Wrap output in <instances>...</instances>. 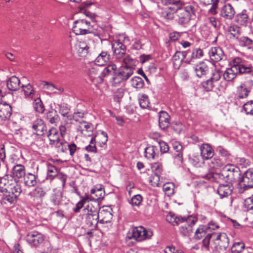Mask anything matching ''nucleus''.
I'll use <instances>...</instances> for the list:
<instances>
[{"label":"nucleus","mask_w":253,"mask_h":253,"mask_svg":"<svg viewBox=\"0 0 253 253\" xmlns=\"http://www.w3.org/2000/svg\"><path fill=\"white\" fill-rule=\"evenodd\" d=\"M11 107L6 103H0V119L5 121L9 119L11 115Z\"/></svg>","instance_id":"16"},{"label":"nucleus","mask_w":253,"mask_h":253,"mask_svg":"<svg viewBox=\"0 0 253 253\" xmlns=\"http://www.w3.org/2000/svg\"><path fill=\"white\" fill-rule=\"evenodd\" d=\"M211 248L219 253L224 252L229 245V238L224 233H213Z\"/></svg>","instance_id":"2"},{"label":"nucleus","mask_w":253,"mask_h":253,"mask_svg":"<svg viewBox=\"0 0 253 253\" xmlns=\"http://www.w3.org/2000/svg\"><path fill=\"white\" fill-rule=\"evenodd\" d=\"M110 59V55L106 51H102L94 60L96 65L102 66L107 63Z\"/></svg>","instance_id":"33"},{"label":"nucleus","mask_w":253,"mask_h":253,"mask_svg":"<svg viewBox=\"0 0 253 253\" xmlns=\"http://www.w3.org/2000/svg\"><path fill=\"white\" fill-rule=\"evenodd\" d=\"M145 157L148 160H154L159 155V151L156 146H149L145 149Z\"/></svg>","instance_id":"31"},{"label":"nucleus","mask_w":253,"mask_h":253,"mask_svg":"<svg viewBox=\"0 0 253 253\" xmlns=\"http://www.w3.org/2000/svg\"><path fill=\"white\" fill-rule=\"evenodd\" d=\"M24 183L28 186H34L37 183L36 176L33 174L28 173L25 177Z\"/></svg>","instance_id":"42"},{"label":"nucleus","mask_w":253,"mask_h":253,"mask_svg":"<svg viewBox=\"0 0 253 253\" xmlns=\"http://www.w3.org/2000/svg\"><path fill=\"white\" fill-rule=\"evenodd\" d=\"M88 202V198L87 196L83 198L80 201H79L76 206L74 211L75 212H78L83 207L84 205L86 203Z\"/></svg>","instance_id":"60"},{"label":"nucleus","mask_w":253,"mask_h":253,"mask_svg":"<svg viewBox=\"0 0 253 253\" xmlns=\"http://www.w3.org/2000/svg\"><path fill=\"white\" fill-rule=\"evenodd\" d=\"M185 220L186 222L181 223V224H182V225L179 227V233L183 236H189L192 233L191 225H194L195 222L194 219H192L191 221L190 224H189V223L191 220V218H185Z\"/></svg>","instance_id":"12"},{"label":"nucleus","mask_w":253,"mask_h":253,"mask_svg":"<svg viewBox=\"0 0 253 253\" xmlns=\"http://www.w3.org/2000/svg\"><path fill=\"white\" fill-rule=\"evenodd\" d=\"M200 149L201 156L204 160L211 159L214 155L213 149L208 144H203Z\"/></svg>","instance_id":"15"},{"label":"nucleus","mask_w":253,"mask_h":253,"mask_svg":"<svg viewBox=\"0 0 253 253\" xmlns=\"http://www.w3.org/2000/svg\"><path fill=\"white\" fill-rule=\"evenodd\" d=\"M238 69L234 68H227L223 74L224 79L227 82L233 81L237 77L238 73H240Z\"/></svg>","instance_id":"26"},{"label":"nucleus","mask_w":253,"mask_h":253,"mask_svg":"<svg viewBox=\"0 0 253 253\" xmlns=\"http://www.w3.org/2000/svg\"><path fill=\"white\" fill-rule=\"evenodd\" d=\"M250 90L248 89L245 84H242L237 87L236 95L237 99L246 98L250 92Z\"/></svg>","instance_id":"30"},{"label":"nucleus","mask_w":253,"mask_h":253,"mask_svg":"<svg viewBox=\"0 0 253 253\" xmlns=\"http://www.w3.org/2000/svg\"><path fill=\"white\" fill-rule=\"evenodd\" d=\"M45 191L40 187H37L33 192V194L35 197L42 198L45 196Z\"/></svg>","instance_id":"57"},{"label":"nucleus","mask_w":253,"mask_h":253,"mask_svg":"<svg viewBox=\"0 0 253 253\" xmlns=\"http://www.w3.org/2000/svg\"><path fill=\"white\" fill-rule=\"evenodd\" d=\"M98 214H86L83 215V219L88 227L94 229L96 228L97 224L99 221Z\"/></svg>","instance_id":"20"},{"label":"nucleus","mask_w":253,"mask_h":253,"mask_svg":"<svg viewBox=\"0 0 253 253\" xmlns=\"http://www.w3.org/2000/svg\"><path fill=\"white\" fill-rule=\"evenodd\" d=\"M160 175L154 174V175L150 177L149 179V183L154 187L159 186L160 184Z\"/></svg>","instance_id":"63"},{"label":"nucleus","mask_w":253,"mask_h":253,"mask_svg":"<svg viewBox=\"0 0 253 253\" xmlns=\"http://www.w3.org/2000/svg\"><path fill=\"white\" fill-rule=\"evenodd\" d=\"M208 228L207 226L202 225L200 226L196 231L195 233V238L196 239H200L209 234Z\"/></svg>","instance_id":"41"},{"label":"nucleus","mask_w":253,"mask_h":253,"mask_svg":"<svg viewBox=\"0 0 253 253\" xmlns=\"http://www.w3.org/2000/svg\"><path fill=\"white\" fill-rule=\"evenodd\" d=\"M203 56V50L200 48H196L194 49L192 52L191 58H189V59H191V61L193 59L199 58Z\"/></svg>","instance_id":"62"},{"label":"nucleus","mask_w":253,"mask_h":253,"mask_svg":"<svg viewBox=\"0 0 253 253\" xmlns=\"http://www.w3.org/2000/svg\"><path fill=\"white\" fill-rule=\"evenodd\" d=\"M75 48L80 56H85L88 52L89 47L84 42H78L75 45Z\"/></svg>","instance_id":"37"},{"label":"nucleus","mask_w":253,"mask_h":253,"mask_svg":"<svg viewBox=\"0 0 253 253\" xmlns=\"http://www.w3.org/2000/svg\"><path fill=\"white\" fill-rule=\"evenodd\" d=\"M209 53L211 60L215 62L220 61L224 56L222 49L219 47L211 48Z\"/></svg>","instance_id":"19"},{"label":"nucleus","mask_w":253,"mask_h":253,"mask_svg":"<svg viewBox=\"0 0 253 253\" xmlns=\"http://www.w3.org/2000/svg\"><path fill=\"white\" fill-rule=\"evenodd\" d=\"M22 191L20 183L14 179L7 192L8 194L19 196Z\"/></svg>","instance_id":"36"},{"label":"nucleus","mask_w":253,"mask_h":253,"mask_svg":"<svg viewBox=\"0 0 253 253\" xmlns=\"http://www.w3.org/2000/svg\"><path fill=\"white\" fill-rule=\"evenodd\" d=\"M180 6H178L176 15L178 17V23L180 24L184 25L189 21L191 14L194 13V9L191 5H188L184 8H181Z\"/></svg>","instance_id":"5"},{"label":"nucleus","mask_w":253,"mask_h":253,"mask_svg":"<svg viewBox=\"0 0 253 253\" xmlns=\"http://www.w3.org/2000/svg\"><path fill=\"white\" fill-rule=\"evenodd\" d=\"M166 220L173 226L178 225L182 222H186L185 218L178 217L171 212L169 213L166 216Z\"/></svg>","instance_id":"28"},{"label":"nucleus","mask_w":253,"mask_h":253,"mask_svg":"<svg viewBox=\"0 0 253 253\" xmlns=\"http://www.w3.org/2000/svg\"><path fill=\"white\" fill-rule=\"evenodd\" d=\"M85 150L90 152H96V147L95 146V137H92L90 141V144L85 147Z\"/></svg>","instance_id":"59"},{"label":"nucleus","mask_w":253,"mask_h":253,"mask_svg":"<svg viewBox=\"0 0 253 253\" xmlns=\"http://www.w3.org/2000/svg\"><path fill=\"white\" fill-rule=\"evenodd\" d=\"M142 201V197L139 195H136L133 196L130 200V203L132 206H138Z\"/></svg>","instance_id":"61"},{"label":"nucleus","mask_w":253,"mask_h":253,"mask_svg":"<svg viewBox=\"0 0 253 253\" xmlns=\"http://www.w3.org/2000/svg\"><path fill=\"white\" fill-rule=\"evenodd\" d=\"M208 70V67L203 62L197 65L195 68L196 74L199 77H202L203 76L206 75Z\"/></svg>","instance_id":"38"},{"label":"nucleus","mask_w":253,"mask_h":253,"mask_svg":"<svg viewBox=\"0 0 253 253\" xmlns=\"http://www.w3.org/2000/svg\"><path fill=\"white\" fill-rule=\"evenodd\" d=\"M152 236L151 230H146L142 226L135 227L132 231V237L137 241L150 239Z\"/></svg>","instance_id":"6"},{"label":"nucleus","mask_w":253,"mask_h":253,"mask_svg":"<svg viewBox=\"0 0 253 253\" xmlns=\"http://www.w3.org/2000/svg\"><path fill=\"white\" fill-rule=\"evenodd\" d=\"M62 193L59 190L54 189L51 196V201L55 205H58L62 200Z\"/></svg>","instance_id":"39"},{"label":"nucleus","mask_w":253,"mask_h":253,"mask_svg":"<svg viewBox=\"0 0 253 253\" xmlns=\"http://www.w3.org/2000/svg\"><path fill=\"white\" fill-rule=\"evenodd\" d=\"M240 185L244 190L253 188V169H249L243 174L240 181Z\"/></svg>","instance_id":"10"},{"label":"nucleus","mask_w":253,"mask_h":253,"mask_svg":"<svg viewBox=\"0 0 253 253\" xmlns=\"http://www.w3.org/2000/svg\"><path fill=\"white\" fill-rule=\"evenodd\" d=\"M116 69V65L114 64H111L102 70V71L104 77H105L109 74H114V75L117 72Z\"/></svg>","instance_id":"47"},{"label":"nucleus","mask_w":253,"mask_h":253,"mask_svg":"<svg viewBox=\"0 0 253 253\" xmlns=\"http://www.w3.org/2000/svg\"><path fill=\"white\" fill-rule=\"evenodd\" d=\"M70 107L67 103H63L60 105L59 113L67 120H69V116L72 115L70 113Z\"/></svg>","instance_id":"40"},{"label":"nucleus","mask_w":253,"mask_h":253,"mask_svg":"<svg viewBox=\"0 0 253 253\" xmlns=\"http://www.w3.org/2000/svg\"><path fill=\"white\" fill-rule=\"evenodd\" d=\"M202 87L205 90L209 91L212 90L214 86V83L210 79L202 83Z\"/></svg>","instance_id":"55"},{"label":"nucleus","mask_w":253,"mask_h":253,"mask_svg":"<svg viewBox=\"0 0 253 253\" xmlns=\"http://www.w3.org/2000/svg\"><path fill=\"white\" fill-rule=\"evenodd\" d=\"M12 177L21 178L25 175V169L23 165H16L12 168Z\"/></svg>","instance_id":"34"},{"label":"nucleus","mask_w":253,"mask_h":253,"mask_svg":"<svg viewBox=\"0 0 253 253\" xmlns=\"http://www.w3.org/2000/svg\"><path fill=\"white\" fill-rule=\"evenodd\" d=\"M54 146L58 148V151H60L62 152H65L67 149L68 143L60 140L57 144H55Z\"/></svg>","instance_id":"64"},{"label":"nucleus","mask_w":253,"mask_h":253,"mask_svg":"<svg viewBox=\"0 0 253 253\" xmlns=\"http://www.w3.org/2000/svg\"><path fill=\"white\" fill-rule=\"evenodd\" d=\"M14 178L11 175H5L0 180V191L2 193L8 192Z\"/></svg>","instance_id":"14"},{"label":"nucleus","mask_w":253,"mask_h":253,"mask_svg":"<svg viewBox=\"0 0 253 253\" xmlns=\"http://www.w3.org/2000/svg\"><path fill=\"white\" fill-rule=\"evenodd\" d=\"M98 205L96 203H87V205L83 210V215L86 214H95L98 213Z\"/></svg>","instance_id":"27"},{"label":"nucleus","mask_w":253,"mask_h":253,"mask_svg":"<svg viewBox=\"0 0 253 253\" xmlns=\"http://www.w3.org/2000/svg\"><path fill=\"white\" fill-rule=\"evenodd\" d=\"M17 197L18 196H15V195L8 194V195L3 196L1 199V202L3 203L4 204H12L16 201V199Z\"/></svg>","instance_id":"51"},{"label":"nucleus","mask_w":253,"mask_h":253,"mask_svg":"<svg viewBox=\"0 0 253 253\" xmlns=\"http://www.w3.org/2000/svg\"><path fill=\"white\" fill-rule=\"evenodd\" d=\"M47 136L49 140V144L52 146L57 144L61 140L58 130L54 127H52L49 130Z\"/></svg>","instance_id":"22"},{"label":"nucleus","mask_w":253,"mask_h":253,"mask_svg":"<svg viewBox=\"0 0 253 253\" xmlns=\"http://www.w3.org/2000/svg\"><path fill=\"white\" fill-rule=\"evenodd\" d=\"M20 80L15 76L10 77L7 82V86L10 90L16 91L19 88Z\"/></svg>","instance_id":"32"},{"label":"nucleus","mask_w":253,"mask_h":253,"mask_svg":"<svg viewBox=\"0 0 253 253\" xmlns=\"http://www.w3.org/2000/svg\"><path fill=\"white\" fill-rule=\"evenodd\" d=\"M58 174L57 168L48 162L47 164L46 179L51 181Z\"/></svg>","instance_id":"35"},{"label":"nucleus","mask_w":253,"mask_h":253,"mask_svg":"<svg viewBox=\"0 0 253 253\" xmlns=\"http://www.w3.org/2000/svg\"><path fill=\"white\" fill-rule=\"evenodd\" d=\"M235 11L232 6L229 4H225L221 8L220 11V16L226 19H231L234 17Z\"/></svg>","instance_id":"18"},{"label":"nucleus","mask_w":253,"mask_h":253,"mask_svg":"<svg viewBox=\"0 0 253 253\" xmlns=\"http://www.w3.org/2000/svg\"><path fill=\"white\" fill-rule=\"evenodd\" d=\"M245 244L242 242L235 243L231 248V253H241L245 249Z\"/></svg>","instance_id":"46"},{"label":"nucleus","mask_w":253,"mask_h":253,"mask_svg":"<svg viewBox=\"0 0 253 253\" xmlns=\"http://www.w3.org/2000/svg\"><path fill=\"white\" fill-rule=\"evenodd\" d=\"M97 137V142L101 146L106 143L108 141V135L106 132L102 131Z\"/></svg>","instance_id":"54"},{"label":"nucleus","mask_w":253,"mask_h":253,"mask_svg":"<svg viewBox=\"0 0 253 253\" xmlns=\"http://www.w3.org/2000/svg\"><path fill=\"white\" fill-rule=\"evenodd\" d=\"M188 51H176L172 57L173 67L176 69H178L183 61L187 64H190L191 59L188 57Z\"/></svg>","instance_id":"7"},{"label":"nucleus","mask_w":253,"mask_h":253,"mask_svg":"<svg viewBox=\"0 0 253 253\" xmlns=\"http://www.w3.org/2000/svg\"><path fill=\"white\" fill-rule=\"evenodd\" d=\"M151 169L154 174L161 175L163 171V166L160 163H154L151 166Z\"/></svg>","instance_id":"53"},{"label":"nucleus","mask_w":253,"mask_h":253,"mask_svg":"<svg viewBox=\"0 0 253 253\" xmlns=\"http://www.w3.org/2000/svg\"><path fill=\"white\" fill-rule=\"evenodd\" d=\"M239 44L241 46H250L253 44V41L247 37H239Z\"/></svg>","instance_id":"56"},{"label":"nucleus","mask_w":253,"mask_h":253,"mask_svg":"<svg viewBox=\"0 0 253 253\" xmlns=\"http://www.w3.org/2000/svg\"><path fill=\"white\" fill-rule=\"evenodd\" d=\"M243 109L247 114L253 115V100L245 103L243 105Z\"/></svg>","instance_id":"52"},{"label":"nucleus","mask_w":253,"mask_h":253,"mask_svg":"<svg viewBox=\"0 0 253 253\" xmlns=\"http://www.w3.org/2000/svg\"><path fill=\"white\" fill-rule=\"evenodd\" d=\"M209 165L211 168L213 169H220L222 166L221 160L216 158L211 159Z\"/></svg>","instance_id":"50"},{"label":"nucleus","mask_w":253,"mask_h":253,"mask_svg":"<svg viewBox=\"0 0 253 253\" xmlns=\"http://www.w3.org/2000/svg\"><path fill=\"white\" fill-rule=\"evenodd\" d=\"M26 238L28 242L35 247L42 244L44 240L43 235L36 231L29 232L27 235Z\"/></svg>","instance_id":"9"},{"label":"nucleus","mask_w":253,"mask_h":253,"mask_svg":"<svg viewBox=\"0 0 253 253\" xmlns=\"http://www.w3.org/2000/svg\"><path fill=\"white\" fill-rule=\"evenodd\" d=\"M134 68L129 66H122L114 74L113 84L117 85L121 83L126 81L133 74Z\"/></svg>","instance_id":"3"},{"label":"nucleus","mask_w":253,"mask_h":253,"mask_svg":"<svg viewBox=\"0 0 253 253\" xmlns=\"http://www.w3.org/2000/svg\"><path fill=\"white\" fill-rule=\"evenodd\" d=\"M242 59L239 57L235 58L232 61L231 67L234 68L239 71L240 74L249 73L251 72L252 69L251 67L246 66L242 64Z\"/></svg>","instance_id":"13"},{"label":"nucleus","mask_w":253,"mask_h":253,"mask_svg":"<svg viewBox=\"0 0 253 253\" xmlns=\"http://www.w3.org/2000/svg\"><path fill=\"white\" fill-rule=\"evenodd\" d=\"M131 85L137 88L140 89L143 87L144 84L143 80L139 77H134L131 80Z\"/></svg>","instance_id":"44"},{"label":"nucleus","mask_w":253,"mask_h":253,"mask_svg":"<svg viewBox=\"0 0 253 253\" xmlns=\"http://www.w3.org/2000/svg\"><path fill=\"white\" fill-rule=\"evenodd\" d=\"M251 19L246 10H243L236 15L235 22L240 26L247 27L251 24Z\"/></svg>","instance_id":"11"},{"label":"nucleus","mask_w":253,"mask_h":253,"mask_svg":"<svg viewBox=\"0 0 253 253\" xmlns=\"http://www.w3.org/2000/svg\"><path fill=\"white\" fill-rule=\"evenodd\" d=\"M92 30V26L90 21L86 19H79L74 22L73 31L77 35L87 34L90 33Z\"/></svg>","instance_id":"4"},{"label":"nucleus","mask_w":253,"mask_h":253,"mask_svg":"<svg viewBox=\"0 0 253 253\" xmlns=\"http://www.w3.org/2000/svg\"><path fill=\"white\" fill-rule=\"evenodd\" d=\"M232 187L229 184H220L217 189V193L221 198L228 197L232 192Z\"/></svg>","instance_id":"24"},{"label":"nucleus","mask_w":253,"mask_h":253,"mask_svg":"<svg viewBox=\"0 0 253 253\" xmlns=\"http://www.w3.org/2000/svg\"><path fill=\"white\" fill-rule=\"evenodd\" d=\"M139 103L142 108L145 109L149 107V101L148 96L145 94L141 95L139 99Z\"/></svg>","instance_id":"48"},{"label":"nucleus","mask_w":253,"mask_h":253,"mask_svg":"<svg viewBox=\"0 0 253 253\" xmlns=\"http://www.w3.org/2000/svg\"><path fill=\"white\" fill-rule=\"evenodd\" d=\"M169 115L165 111H161L159 113V123L160 126L165 129L167 128L169 124Z\"/></svg>","instance_id":"25"},{"label":"nucleus","mask_w":253,"mask_h":253,"mask_svg":"<svg viewBox=\"0 0 253 253\" xmlns=\"http://www.w3.org/2000/svg\"><path fill=\"white\" fill-rule=\"evenodd\" d=\"M160 3L163 5L161 15L167 20L173 19L178 6H181L180 0H160Z\"/></svg>","instance_id":"1"},{"label":"nucleus","mask_w":253,"mask_h":253,"mask_svg":"<svg viewBox=\"0 0 253 253\" xmlns=\"http://www.w3.org/2000/svg\"><path fill=\"white\" fill-rule=\"evenodd\" d=\"M78 130L84 136H89L92 130V126L90 124L85 122L80 123Z\"/></svg>","instance_id":"29"},{"label":"nucleus","mask_w":253,"mask_h":253,"mask_svg":"<svg viewBox=\"0 0 253 253\" xmlns=\"http://www.w3.org/2000/svg\"><path fill=\"white\" fill-rule=\"evenodd\" d=\"M32 127L38 135L42 136L45 134L46 131L45 125L41 119H38L34 122Z\"/></svg>","instance_id":"21"},{"label":"nucleus","mask_w":253,"mask_h":253,"mask_svg":"<svg viewBox=\"0 0 253 253\" xmlns=\"http://www.w3.org/2000/svg\"><path fill=\"white\" fill-rule=\"evenodd\" d=\"M34 107L35 110L39 113H42L43 112L44 109L42 103L40 98H37L35 99L34 102Z\"/></svg>","instance_id":"49"},{"label":"nucleus","mask_w":253,"mask_h":253,"mask_svg":"<svg viewBox=\"0 0 253 253\" xmlns=\"http://www.w3.org/2000/svg\"><path fill=\"white\" fill-rule=\"evenodd\" d=\"M235 172L238 173V168L233 165H226L221 170L222 175L228 179L233 178Z\"/></svg>","instance_id":"17"},{"label":"nucleus","mask_w":253,"mask_h":253,"mask_svg":"<svg viewBox=\"0 0 253 253\" xmlns=\"http://www.w3.org/2000/svg\"><path fill=\"white\" fill-rule=\"evenodd\" d=\"M228 31L233 38L236 39H239L241 32L240 28L238 26L233 25L230 26Z\"/></svg>","instance_id":"43"},{"label":"nucleus","mask_w":253,"mask_h":253,"mask_svg":"<svg viewBox=\"0 0 253 253\" xmlns=\"http://www.w3.org/2000/svg\"><path fill=\"white\" fill-rule=\"evenodd\" d=\"M98 215L99 221L102 224L110 222L113 216L110 211L105 209L99 211Z\"/></svg>","instance_id":"23"},{"label":"nucleus","mask_w":253,"mask_h":253,"mask_svg":"<svg viewBox=\"0 0 253 253\" xmlns=\"http://www.w3.org/2000/svg\"><path fill=\"white\" fill-rule=\"evenodd\" d=\"M21 87L26 97L30 98H33L34 94V90L32 86L30 84H28L25 85H22Z\"/></svg>","instance_id":"45"},{"label":"nucleus","mask_w":253,"mask_h":253,"mask_svg":"<svg viewBox=\"0 0 253 253\" xmlns=\"http://www.w3.org/2000/svg\"><path fill=\"white\" fill-rule=\"evenodd\" d=\"M43 85L44 88L47 89L50 93L56 94L59 93L56 91V86H55L53 84L46 82H44L43 83Z\"/></svg>","instance_id":"58"},{"label":"nucleus","mask_w":253,"mask_h":253,"mask_svg":"<svg viewBox=\"0 0 253 253\" xmlns=\"http://www.w3.org/2000/svg\"><path fill=\"white\" fill-rule=\"evenodd\" d=\"M88 76L90 81L95 84L101 83L104 77L102 69L99 67H93L89 69Z\"/></svg>","instance_id":"8"}]
</instances>
